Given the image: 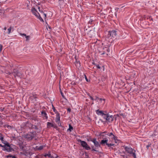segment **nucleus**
<instances>
[{
    "label": "nucleus",
    "instance_id": "obj_1",
    "mask_svg": "<svg viewBox=\"0 0 158 158\" xmlns=\"http://www.w3.org/2000/svg\"><path fill=\"white\" fill-rule=\"evenodd\" d=\"M96 113L98 115H100L106 120V122L111 123L114 120V117L112 115H109V113L106 111H103L98 110H96Z\"/></svg>",
    "mask_w": 158,
    "mask_h": 158
},
{
    "label": "nucleus",
    "instance_id": "obj_2",
    "mask_svg": "<svg viewBox=\"0 0 158 158\" xmlns=\"http://www.w3.org/2000/svg\"><path fill=\"white\" fill-rule=\"evenodd\" d=\"M117 35V31L115 30H112L108 32L107 35H106V39L108 41L112 43L114 40V39Z\"/></svg>",
    "mask_w": 158,
    "mask_h": 158
},
{
    "label": "nucleus",
    "instance_id": "obj_3",
    "mask_svg": "<svg viewBox=\"0 0 158 158\" xmlns=\"http://www.w3.org/2000/svg\"><path fill=\"white\" fill-rule=\"evenodd\" d=\"M36 132L32 131L24 135V138L28 140H31L36 137Z\"/></svg>",
    "mask_w": 158,
    "mask_h": 158
},
{
    "label": "nucleus",
    "instance_id": "obj_4",
    "mask_svg": "<svg viewBox=\"0 0 158 158\" xmlns=\"http://www.w3.org/2000/svg\"><path fill=\"white\" fill-rule=\"evenodd\" d=\"M123 147L126 151L128 153L132 154L134 158H136V154L135 153L133 152L134 150L131 148L125 146Z\"/></svg>",
    "mask_w": 158,
    "mask_h": 158
},
{
    "label": "nucleus",
    "instance_id": "obj_5",
    "mask_svg": "<svg viewBox=\"0 0 158 158\" xmlns=\"http://www.w3.org/2000/svg\"><path fill=\"white\" fill-rule=\"evenodd\" d=\"M5 144L4 145V151L7 152H11L13 150V149L12 148L8 142L3 143Z\"/></svg>",
    "mask_w": 158,
    "mask_h": 158
},
{
    "label": "nucleus",
    "instance_id": "obj_6",
    "mask_svg": "<svg viewBox=\"0 0 158 158\" xmlns=\"http://www.w3.org/2000/svg\"><path fill=\"white\" fill-rule=\"evenodd\" d=\"M79 141L80 142L81 146L86 150H88L90 149V148L86 142L81 140H80Z\"/></svg>",
    "mask_w": 158,
    "mask_h": 158
},
{
    "label": "nucleus",
    "instance_id": "obj_7",
    "mask_svg": "<svg viewBox=\"0 0 158 158\" xmlns=\"http://www.w3.org/2000/svg\"><path fill=\"white\" fill-rule=\"evenodd\" d=\"M91 141L94 144L96 147L98 148L100 147L101 144L97 140L96 138L93 139Z\"/></svg>",
    "mask_w": 158,
    "mask_h": 158
},
{
    "label": "nucleus",
    "instance_id": "obj_8",
    "mask_svg": "<svg viewBox=\"0 0 158 158\" xmlns=\"http://www.w3.org/2000/svg\"><path fill=\"white\" fill-rule=\"evenodd\" d=\"M19 35L20 36H22L23 37H24L26 39V41H27L29 40L30 38L31 37L29 35H27L25 34L24 33H20Z\"/></svg>",
    "mask_w": 158,
    "mask_h": 158
},
{
    "label": "nucleus",
    "instance_id": "obj_9",
    "mask_svg": "<svg viewBox=\"0 0 158 158\" xmlns=\"http://www.w3.org/2000/svg\"><path fill=\"white\" fill-rule=\"evenodd\" d=\"M108 141V139H107L106 138L103 139L101 140L100 143V144L102 145V146H105V144L107 145Z\"/></svg>",
    "mask_w": 158,
    "mask_h": 158
},
{
    "label": "nucleus",
    "instance_id": "obj_10",
    "mask_svg": "<svg viewBox=\"0 0 158 158\" xmlns=\"http://www.w3.org/2000/svg\"><path fill=\"white\" fill-rule=\"evenodd\" d=\"M31 11L32 14L36 17L38 16V15L39 14V13L37 12L35 8H32L31 9Z\"/></svg>",
    "mask_w": 158,
    "mask_h": 158
},
{
    "label": "nucleus",
    "instance_id": "obj_11",
    "mask_svg": "<svg viewBox=\"0 0 158 158\" xmlns=\"http://www.w3.org/2000/svg\"><path fill=\"white\" fill-rule=\"evenodd\" d=\"M18 71L16 69H14L12 73H10V72H8V73H6L8 74L9 75H11V74H12L13 75L15 76V77H16L17 76L18 72Z\"/></svg>",
    "mask_w": 158,
    "mask_h": 158
},
{
    "label": "nucleus",
    "instance_id": "obj_12",
    "mask_svg": "<svg viewBox=\"0 0 158 158\" xmlns=\"http://www.w3.org/2000/svg\"><path fill=\"white\" fill-rule=\"evenodd\" d=\"M95 100H97V101H99L100 102H102L103 104H104L105 102V99L96 97Z\"/></svg>",
    "mask_w": 158,
    "mask_h": 158
},
{
    "label": "nucleus",
    "instance_id": "obj_13",
    "mask_svg": "<svg viewBox=\"0 0 158 158\" xmlns=\"http://www.w3.org/2000/svg\"><path fill=\"white\" fill-rule=\"evenodd\" d=\"M106 133L107 132L106 131H104L102 132H101L100 133L99 135L102 137V138L103 139H105L106 138L105 137L106 136V135H107Z\"/></svg>",
    "mask_w": 158,
    "mask_h": 158
},
{
    "label": "nucleus",
    "instance_id": "obj_14",
    "mask_svg": "<svg viewBox=\"0 0 158 158\" xmlns=\"http://www.w3.org/2000/svg\"><path fill=\"white\" fill-rule=\"evenodd\" d=\"M45 146L44 145L40 146L39 147L38 146H36L35 148H34L35 150H42Z\"/></svg>",
    "mask_w": 158,
    "mask_h": 158
},
{
    "label": "nucleus",
    "instance_id": "obj_15",
    "mask_svg": "<svg viewBox=\"0 0 158 158\" xmlns=\"http://www.w3.org/2000/svg\"><path fill=\"white\" fill-rule=\"evenodd\" d=\"M60 116L59 114H56V122L57 123H59L60 122Z\"/></svg>",
    "mask_w": 158,
    "mask_h": 158
},
{
    "label": "nucleus",
    "instance_id": "obj_16",
    "mask_svg": "<svg viewBox=\"0 0 158 158\" xmlns=\"http://www.w3.org/2000/svg\"><path fill=\"white\" fill-rule=\"evenodd\" d=\"M54 127V124L50 122H47V127L48 128H50L51 127Z\"/></svg>",
    "mask_w": 158,
    "mask_h": 158
},
{
    "label": "nucleus",
    "instance_id": "obj_17",
    "mask_svg": "<svg viewBox=\"0 0 158 158\" xmlns=\"http://www.w3.org/2000/svg\"><path fill=\"white\" fill-rule=\"evenodd\" d=\"M107 135H108L109 136H112L113 137L112 138L114 139H115V138H116V137L114 136V135L111 132V133H106Z\"/></svg>",
    "mask_w": 158,
    "mask_h": 158
},
{
    "label": "nucleus",
    "instance_id": "obj_18",
    "mask_svg": "<svg viewBox=\"0 0 158 158\" xmlns=\"http://www.w3.org/2000/svg\"><path fill=\"white\" fill-rule=\"evenodd\" d=\"M42 115L46 119H47L48 117L47 116V114L46 112L43 111L41 112Z\"/></svg>",
    "mask_w": 158,
    "mask_h": 158
},
{
    "label": "nucleus",
    "instance_id": "obj_19",
    "mask_svg": "<svg viewBox=\"0 0 158 158\" xmlns=\"http://www.w3.org/2000/svg\"><path fill=\"white\" fill-rule=\"evenodd\" d=\"M120 156H122L121 158H127V156H126L125 152H123L120 153Z\"/></svg>",
    "mask_w": 158,
    "mask_h": 158
},
{
    "label": "nucleus",
    "instance_id": "obj_20",
    "mask_svg": "<svg viewBox=\"0 0 158 158\" xmlns=\"http://www.w3.org/2000/svg\"><path fill=\"white\" fill-rule=\"evenodd\" d=\"M75 64L77 67H79L81 66L80 62L77 60L75 63Z\"/></svg>",
    "mask_w": 158,
    "mask_h": 158
},
{
    "label": "nucleus",
    "instance_id": "obj_21",
    "mask_svg": "<svg viewBox=\"0 0 158 158\" xmlns=\"http://www.w3.org/2000/svg\"><path fill=\"white\" fill-rule=\"evenodd\" d=\"M36 17L38 19L41 21L42 22H44V20L41 17L40 14L38 15V16H36Z\"/></svg>",
    "mask_w": 158,
    "mask_h": 158
},
{
    "label": "nucleus",
    "instance_id": "obj_22",
    "mask_svg": "<svg viewBox=\"0 0 158 158\" xmlns=\"http://www.w3.org/2000/svg\"><path fill=\"white\" fill-rule=\"evenodd\" d=\"M36 17L38 19L41 21L42 22H44V20L41 17L40 14L38 15V16H36Z\"/></svg>",
    "mask_w": 158,
    "mask_h": 158
},
{
    "label": "nucleus",
    "instance_id": "obj_23",
    "mask_svg": "<svg viewBox=\"0 0 158 158\" xmlns=\"http://www.w3.org/2000/svg\"><path fill=\"white\" fill-rule=\"evenodd\" d=\"M52 109L53 110V111L56 113V114H59L58 112L57 111V110L55 108V107L52 105Z\"/></svg>",
    "mask_w": 158,
    "mask_h": 158
},
{
    "label": "nucleus",
    "instance_id": "obj_24",
    "mask_svg": "<svg viewBox=\"0 0 158 158\" xmlns=\"http://www.w3.org/2000/svg\"><path fill=\"white\" fill-rule=\"evenodd\" d=\"M73 127L70 125H69V128L68 129V130H69L70 132L73 129Z\"/></svg>",
    "mask_w": 158,
    "mask_h": 158
},
{
    "label": "nucleus",
    "instance_id": "obj_25",
    "mask_svg": "<svg viewBox=\"0 0 158 158\" xmlns=\"http://www.w3.org/2000/svg\"><path fill=\"white\" fill-rule=\"evenodd\" d=\"M44 156L45 157H47L48 156V157H50L51 156V154L50 153V152H48V153L47 154H46L44 155Z\"/></svg>",
    "mask_w": 158,
    "mask_h": 158
},
{
    "label": "nucleus",
    "instance_id": "obj_26",
    "mask_svg": "<svg viewBox=\"0 0 158 158\" xmlns=\"http://www.w3.org/2000/svg\"><path fill=\"white\" fill-rule=\"evenodd\" d=\"M22 76V74L21 73L18 72L17 77H21Z\"/></svg>",
    "mask_w": 158,
    "mask_h": 158
},
{
    "label": "nucleus",
    "instance_id": "obj_27",
    "mask_svg": "<svg viewBox=\"0 0 158 158\" xmlns=\"http://www.w3.org/2000/svg\"><path fill=\"white\" fill-rule=\"evenodd\" d=\"M114 145V144H112V143H107V146L108 147H111V146H113Z\"/></svg>",
    "mask_w": 158,
    "mask_h": 158
},
{
    "label": "nucleus",
    "instance_id": "obj_28",
    "mask_svg": "<svg viewBox=\"0 0 158 158\" xmlns=\"http://www.w3.org/2000/svg\"><path fill=\"white\" fill-rule=\"evenodd\" d=\"M11 29V27H10V28H9L7 30L8 31V34H9L10 33Z\"/></svg>",
    "mask_w": 158,
    "mask_h": 158
},
{
    "label": "nucleus",
    "instance_id": "obj_29",
    "mask_svg": "<svg viewBox=\"0 0 158 158\" xmlns=\"http://www.w3.org/2000/svg\"><path fill=\"white\" fill-rule=\"evenodd\" d=\"M37 8L39 10V11L41 13H43V11L42 10H41L39 6H37Z\"/></svg>",
    "mask_w": 158,
    "mask_h": 158
},
{
    "label": "nucleus",
    "instance_id": "obj_30",
    "mask_svg": "<svg viewBox=\"0 0 158 158\" xmlns=\"http://www.w3.org/2000/svg\"><path fill=\"white\" fill-rule=\"evenodd\" d=\"M0 139L1 140L2 142L3 143L4 142H3V137L2 136H1L0 137Z\"/></svg>",
    "mask_w": 158,
    "mask_h": 158
},
{
    "label": "nucleus",
    "instance_id": "obj_31",
    "mask_svg": "<svg viewBox=\"0 0 158 158\" xmlns=\"http://www.w3.org/2000/svg\"><path fill=\"white\" fill-rule=\"evenodd\" d=\"M95 65L96 66V67L98 69H100L101 68V67L99 64H95Z\"/></svg>",
    "mask_w": 158,
    "mask_h": 158
},
{
    "label": "nucleus",
    "instance_id": "obj_32",
    "mask_svg": "<svg viewBox=\"0 0 158 158\" xmlns=\"http://www.w3.org/2000/svg\"><path fill=\"white\" fill-rule=\"evenodd\" d=\"M10 157L12 158H16V156H15V155H10Z\"/></svg>",
    "mask_w": 158,
    "mask_h": 158
},
{
    "label": "nucleus",
    "instance_id": "obj_33",
    "mask_svg": "<svg viewBox=\"0 0 158 158\" xmlns=\"http://www.w3.org/2000/svg\"><path fill=\"white\" fill-rule=\"evenodd\" d=\"M93 21V20L91 19L89 22V23L91 24Z\"/></svg>",
    "mask_w": 158,
    "mask_h": 158
},
{
    "label": "nucleus",
    "instance_id": "obj_34",
    "mask_svg": "<svg viewBox=\"0 0 158 158\" xmlns=\"http://www.w3.org/2000/svg\"><path fill=\"white\" fill-rule=\"evenodd\" d=\"M2 45L1 44H0V51H1L2 49Z\"/></svg>",
    "mask_w": 158,
    "mask_h": 158
},
{
    "label": "nucleus",
    "instance_id": "obj_35",
    "mask_svg": "<svg viewBox=\"0 0 158 158\" xmlns=\"http://www.w3.org/2000/svg\"><path fill=\"white\" fill-rule=\"evenodd\" d=\"M89 98H90V99H91L92 100H95V99H94L93 98L92 96H89Z\"/></svg>",
    "mask_w": 158,
    "mask_h": 158
},
{
    "label": "nucleus",
    "instance_id": "obj_36",
    "mask_svg": "<svg viewBox=\"0 0 158 158\" xmlns=\"http://www.w3.org/2000/svg\"><path fill=\"white\" fill-rule=\"evenodd\" d=\"M67 110L68 111L70 112L71 111V109L69 108H68L67 109Z\"/></svg>",
    "mask_w": 158,
    "mask_h": 158
},
{
    "label": "nucleus",
    "instance_id": "obj_37",
    "mask_svg": "<svg viewBox=\"0 0 158 158\" xmlns=\"http://www.w3.org/2000/svg\"><path fill=\"white\" fill-rule=\"evenodd\" d=\"M6 157L7 158H11L10 155H7L6 156Z\"/></svg>",
    "mask_w": 158,
    "mask_h": 158
},
{
    "label": "nucleus",
    "instance_id": "obj_38",
    "mask_svg": "<svg viewBox=\"0 0 158 158\" xmlns=\"http://www.w3.org/2000/svg\"><path fill=\"white\" fill-rule=\"evenodd\" d=\"M85 78L86 81H87L88 82V79H87V77H86V76L85 75Z\"/></svg>",
    "mask_w": 158,
    "mask_h": 158
},
{
    "label": "nucleus",
    "instance_id": "obj_39",
    "mask_svg": "<svg viewBox=\"0 0 158 158\" xmlns=\"http://www.w3.org/2000/svg\"><path fill=\"white\" fill-rule=\"evenodd\" d=\"M0 147H2L4 148V145H2L1 144H0Z\"/></svg>",
    "mask_w": 158,
    "mask_h": 158
},
{
    "label": "nucleus",
    "instance_id": "obj_40",
    "mask_svg": "<svg viewBox=\"0 0 158 158\" xmlns=\"http://www.w3.org/2000/svg\"><path fill=\"white\" fill-rule=\"evenodd\" d=\"M44 17H45V18H46V14H45V13H44Z\"/></svg>",
    "mask_w": 158,
    "mask_h": 158
},
{
    "label": "nucleus",
    "instance_id": "obj_41",
    "mask_svg": "<svg viewBox=\"0 0 158 158\" xmlns=\"http://www.w3.org/2000/svg\"><path fill=\"white\" fill-rule=\"evenodd\" d=\"M6 27H5L4 28V30L5 31L6 30Z\"/></svg>",
    "mask_w": 158,
    "mask_h": 158
},
{
    "label": "nucleus",
    "instance_id": "obj_42",
    "mask_svg": "<svg viewBox=\"0 0 158 158\" xmlns=\"http://www.w3.org/2000/svg\"><path fill=\"white\" fill-rule=\"evenodd\" d=\"M92 150L93 151H97L95 149H93Z\"/></svg>",
    "mask_w": 158,
    "mask_h": 158
},
{
    "label": "nucleus",
    "instance_id": "obj_43",
    "mask_svg": "<svg viewBox=\"0 0 158 158\" xmlns=\"http://www.w3.org/2000/svg\"><path fill=\"white\" fill-rule=\"evenodd\" d=\"M146 147V148H147L148 149V145H147Z\"/></svg>",
    "mask_w": 158,
    "mask_h": 158
},
{
    "label": "nucleus",
    "instance_id": "obj_44",
    "mask_svg": "<svg viewBox=\"0 0 158 158\" xmlns=\"http://www.w3.org/2000/svg\"><path fill=\"white\" fill-rule=\"evenodd\" d=\"M148 19H149V20H151V19L152 20V19H151L150 18H149H149H148Z\"/></svg>",
    "mask_w": 158,
    "mask_h": 158
},
{
    "label": "nucleus",
    "instance_id": "obj_45",
    "mask_svg": "<svg viewBox=\"0 0 158 158\" xmlns=\"http://www.w3.org/2000/svg\"><path fill=\"white\" fill-rule=\"evenodd\" d=\"M3 142H7L3 140Z\"/></svg>",
    "mask_w": 158,
    "mask_h": 158
},
{
    "label": "nucleus",
    "instance_id": "obj_46",
    "mask_svg": "<svg viewBox=\"0 0 158 158\" xmlns=\"http://www.w3.org/2000/svg\"><path fill=\"white\" fill-rule=\"evenodd\" d=\"M61 94L62 95V96H63V95H63L62 93H61Z\"/></svg>",
    "mask_w": 158,
    "mask_h": 158
},
{
    "label": "nucleus",
    "instance_id": "obj_47",
    "mask_svg": "<svg viewBox=\"0 0 158 158\" xmlns=\"http://www.w3.org/2000/svg\"><path fill=\"white\" fill-rule=\"evenodd\" d=\"M104 54V53H103L102 54V55H103V54Z\"/></svg>",
    "mask_w": 158,
    "mask_h": 158
},
{
    "label": "nucleus",
    "instance_id": "obj_48",
    "mask_svg": "<svg viewBox=\"0 0 158 158\" xmlns=\"http://www.w3.org/2000/svg\"><path fill=\"white\" fill-rule=\"evenodd\" d=\"M57 157H55V158H57Z\"/></svg>",
    "mask_w": 158,
    "mask_h": 158
},
{
    "label": "nucleus",
    "instance_id": "obj_49",
    "mask_svg": "<svg viewBox=\"0 0 158 158\" xmlns=\"http://www.w3.org/2000/svg\"><path fill=\"white\" fill-rule=\"evenodd\" d=\"M0 118H1V117H0Z\"/></svg>",
    "mask_w": 158,
    "mask_h": 158
}]
</instances>
